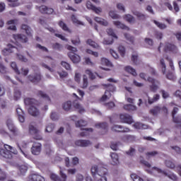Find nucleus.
I'll return each instance as SVG.
<instances>
[{
  "label": "nucleus",
  "mask_w": 181,
  "mask_h": 181,
  "mask_svg": "<svg viewBox=\"0 0 181 181\" xmlns=\"http://www.w3.org/2000/svg\"><path fill=\"white\" fill-rule=\"evenodd\" d=\"M118 51L119 54L122 56V57H124L125 56V47L122 45H120L118 47Z\"/></svg>",
  "instance_id": "nucleus-50"
},
{
  "label": "nucleus",
  "mask_w": 181,
  "mask_h": 181,
  "mask_svg": "<svg viewBox=\"0 0 181 181\" xmlns=\"http://www.w3.org/2000/svg\"><path fill=\"white\" fill-rule=\"evenodd\" d=\"M135 154V148L131 147L129 151H126V155L129 156H134Z\"/></svg>",
  "instance_id": "nucleus-59"
},
{
  "label": "nucleus",
  "mask_w": 181,
  "mask_h": 181,
  "mask_svg": "<svg viewBox=\"0 0 181 181\" xmlns=\"http://www.w3.org/2000/svg\"><path fill=\"white\" fill-rule=\"evenodd\" d=\"M21 93L19 90H14V100L18 101L21 98Z\"/></svg>",
  "instance_id": "nucleus-58"
},
{
  "label": "nucleus",
  "mask_w": 181,
  "mask_h": 181,
  "mask_svg": "<svg viewBox=\"0 0 181 181\" xmlns=\"http://www.w3.org/2000/svg\"><path fill=\"white\" fill-rule=\"evenodd\" d=\"M166 78L168 80H175V78H176V77L175 76V74H173V73H172V72H168L166 74Z\"/></svg>",
  "instance_id": "nucleus-64"
},
{
  "label": "nucleus",
  "mask_w": 181,
  "mask_h": 181,
  "mask_svg": "<svg viewBox=\"0 0 181 181\" xmlns=\"http://www.w3.org/2000/svg\"><path fill=\"white\" fill-rule=\"evenodd\" d=\"M120 122L123 124H128L131 125V124H134V119H132V116L125 113L119 115Z\"/></svg>",
  "instance_id": "nucleus-8"
},
{
  "label": "nucleus",
  "mask_w": 181,
  "mask_h": 181,
  "mask_svg": "<svg viewBox=\"0 0 181 181\" xmlns=\"http://www.w3.org/2000/svg\"><path fill=\"white\" fill-rule=\"evenodd\" d=\"M107 33L109 36H112V37H115V39H118V37H117V35H115V33H114V30L112 28L107 29Z\"/></svg>",
  "instance_id": "nucleus-48"
},
{
  "label": "nucleus",
  "mask_w": 181,
  "mask_h": 181,
  "mask_svg": "<svg viewBox=\"0 0 181 181\" xmlns=\"http://www.w3.org/2000/svg\"><path fill=\"white\" fill-rule=\"evenodd\" d=\"M4 148H0V156L5 158L6 159H12V153L18 155V150L13 148V147L4 144Z\"/></svg>",
  "instance_id": "nucleus-2"
},
{
  "label": "nucleus",
  "mask_w": 181,
  "mask_h": 181,
  "mask_svg": "<svg viewBox=\"0 0 181 181\" xmlns=\"http://www.w3.org/2000/svg\"><path fill=\"white\" fill-rule=\"evenodd\" d=\"M86 74H87L89 77V78H90V80H94L95 78V75H94V74L92 73V71L89 69L86 70L85 71Z\"/></svg>",
  "instance_id": "nucleus-51"
},
{
  "label": "nucleus",
  "mask_w": 181,
  "mask_h": 181,
  "mask_svg": "<svg viewBox=\"0 0 181 181\" xmlns=\"http://www.w3.org/2000/svg\"><path fill=\"white\" fill-rule=\"evenodd\" d=\"M86 44L89 46H91V47H93V49H98V47H100V45H98L97 42L91 39L87 40Z\"/></svg>",
  "instance_id": "nucleus-26"
},
{
  "label": "nucleus",
  "mask_w": 181,
  "mask_h": 181,
  "mask_svg": "<svg viewBox=\"0 0 181 181\" xmlns=\"http://www.w3.org/2000/svg\"><path fill=\"white\" fill-rule=\"evenodd\" d=\"M165 166H167V168H170V169H175V163L170 160L165 161Z\"/></svg>",
  "instance_id": "nucleus-53"
},
{
  "label": "nucleus",
  "mask_w": 181,
  "mask_h": 181,
  "mask_svg": "<svg viewBox=\"0 0 181 181\" xmlns=\"http://www.w3.org/2000/svg\"><path fill=\"white\" fill-rule=\"evenodd\" d=\"M124 37L127 39V40H128L129 42H130V43H134V40H135V38L131 35H129V34L128 33H125L124 34Z\"/></svg>",
  "instance_id": "nucleus-54"
},
{
  "label": "nucleus",
  "mask_w": 181,
  "mask_h": 181,
  "mask_svg": "<svg viewBox=\"0 0 181 181\" xmlns=\"http://www.w3.org/2000/svg\"><path fill=\"white\" fill-rule=\"evenodd\" d=\"M124 110H125L126 111H136V106L131 105V104H128V105H124Z\"/></svg>",
  "instance_id": "nucleus-33"
},
{
  "label": "nucleus",
  "mask_w": 181,
  "mask_h": 181,
  "mask_svg": "<svg viewBox=\"0 0 181 181\" xmlns=\"http://www.w3.org/2000/svg\"><path fill=\"white\" fill-rule=\"evenodd\" d=\"M124 70L125 71H127V73H129L132 76H136L137 74L135 69L132 68L131 66H125Z\"/></svg>",
  "instance_id": "nucleus-29"
},
{
  "label": "nucleus",
  "mask_w": 181,
  "mask_h": 181,
  "mask_svg": "<svg viewBox=\"0 0 181 181\" xmlns=\"http://www.w3.org/2000/svg\"><path fill=\"white\" fill-rule=\"evenodd\" d=\"M110 156L112 160V165H118V154H117L116 153H111Z\"/></svg>",
  "instance_id": "nucleus-27"
},
{
  "label": "nucleus",
  "mask_w": 181,
  "mask_h": 181,
  "mask_svg": "<svg viewBox=\"0 0 181 181\" xmlns=\"http://www.w3.org/2000/svg\"><path fill=\"white\" fill-rule=\"evenodd\" d=\"M36 9L40 12V13L47 14V15H52L54 10L52 8H48L47 6L42 5L41 6H36Z\"/></svg>",
  "instance_id": "nucleus-12"
},
{
  "label": "nucleus",
  "mask_w": 181,
  "mask_h": 181,
  "mask_svg": "<svg viewBox=\"0 0 181 181\" xmlns=\"http://www.w3.org/2000/svg\"><path fill=\"white\" fill-rule=\"evenodd\" d=\"M109 16L111 17L112 19H119L121 18L119 15L117 14L115 11H110L109 12Z\"/></svg>",
  "instance_id": "nucleus-44"
},
{
  "label": "nucleus",
  "mask_w": 181,
  "mask_h": 181,
  "mask_svg": "<svg viewBox=\"0 0 181 181\" xmlns=\"http://www.w3.org/2000/svg\"><path fill=\"white\" fill-rule=\"evenodd\" d=\"M86 126H87V122L86 120L81 119L76 122V127L77 128H81V127Z\"/></svg>",
  "instance_id": "nucleus-37"
},
{
  "label": "nucleus",
  "mask_w": 181,
  "mask_h": 181,
  "mask_svg": "<svg viewBox=\"0 0 181 181\" xmlns=\"http://www.w3.org/2000/svg\"><path fill=\"white\" fill-rule=\"evenodd\" d=\"M101 64H104L105 66H107L108 67H112V64L111 62L106 58L101 59Z\"/></svg>",
  "instance_id": "nucleus-41"
},
{
  "label": "nucleus",
  "mask_w": 181,
  "mask_h": 181,
  "mask_svg": "<svg viewBox=\"0 0 181 181\" xmlns=\"http://www.w3.org/2000/svg\"><path fill=\"white\" fill-rule=\"evenodd\" d=\"M53 129H54V124H49L46 127V132H52Z\"/></svg>",
  "instance_id": "nucleus-55"
},
{
  "label": "nucleus",
  "mask_w": 181,
  "mask_h": 181,
  "mask_svg": "<svg viewBox=\"0 0 181 181\" xmlns=\"http://www.w3.org/2000/svg\"><path fill=\"white\" fill-rule=\"evenodd\" d=\"M153 23H155L156 26L158 28V29H160V30H163L168 28V25L163 23H160L159 21H156V20L153 21Z\"/></svg>",
  "instance_id": "nucleus-25"
},
{
  "label": "nucleus",
  "mask_w": 181,
  "mask_h": 181,
  "mask_svg": "<svg viewBox=\"0 0 181 181\" xmlns=\"http://www.w3.org/2000/svg\"><path fill=\"white\" fill-rule=\"evenodd\" d=\"M72 107L71 101H66L62 105V108L64 111H71Z\"/></svg>",
  "instance_id": "nucleus-24"
},
{
  "label": "nucleus",
  "mask_w": 181,
  "mask_h": 181,
  "mask_svg": "<svg viewBox=\"0 0 181 181\" xmlns=\"http://www.w3.org/2000/svg\"><path fill=\"white\" fill-rule=\"evenodd\" d=\"M95 177V181H107V175H93Z\"/></svg>",
  "instance_id": "nucleus-42"
},
{
  "label": "nucleus",
  "mask_w": 181,
  "mask_h": 181,
  "mask_svg": "<svg viewBox=\"0 0 181 181\" xmlns=\"http://www.w3.org/2000/svg\"><path fill=\"white\" fill-rule=\"evenodd\" d=\"M29 181H45V177L39 174H32L28 177Z\"/></svg>",
  "instance_id": "nucleus-18"
},
{
  "label": "nucleus",
  "mask_w": 181,
  "mask_h": 181,
  "mask_svg": "<svg viewBox=\"0 0 181 181\" xmlns=\"http://www.w3.org/2000/svg\"><path fill=\"white\" fill-rule=\"evenodd\" d=\"M21 29L23 30H25L26 35H28L30 37H32V29L30 28V27H29V25L26 24H23L21 25Z\"/></svg>",
  "instance_id": "nucleus-23"
},
{
  "label": "nucleus",
  "mask_w": 181,
  "mask_h": 181,
  "mask_svg": "<svg viewBox=\"0 0 181 181\" xmlns=\"http://www.w3.org/2000/svg\"><path fill=\"white\" fill-rule=\"evenodd\" d=\"M18 170L20 171V175H25L28 172V166L22 165L18 166Z\"/></svg>",
  "instance_id": "nucleus-40"
},
{
  "label": "nucleus",
  "mask_w": 181,
  "mask_h": 181,
  "mask_svg": "<svg viewBox=\"0 0 181 181\" xmlns=\"http://www.w3.org/2000/svg\"><path fill=\"white\" fill-rule=\"evenodd\" d=\"M62 67H64V69H66V70H71V68L70 66V64L66 62H62L61 63Z\"/></svg>",
  "instance_id": "nucleus-63"
},
{
  "label": "nucleus",
  "mask_w": 181,
  "mask_h": 181,
  "mask_svg": "<svg viewBox=\"0 0 181 181\" xmlns=\"http://www.w3.org/2000/svg\"><path fill=\"white\" fill-rule=\"evenodd\" d=\"M86 8L88 9H90L91 11H93L95 13H101L103 12V9L101 7H96L95 6L93 5L91 1H88L86 2Z\"/></svg>",
  "instance_id": "nucleus-14"
},
{
  "label": "nucleus",
  "mask_w": 181,
  "mask_h": 181,
  "mask_svg": "<svg viewBox=\"0 0 181 181\" xmlns=\"http://www.w3.org/2000/svg\"><path fill=\"white\" fill-rule=\"evenodd\" d=\"M71 43H73L75 46L80 45V37H78V36H76L75 38L71 40Z\"/></svg>",
  "instance_id": "nucleus-61"
},
{
  "label": "nucleus",
  "mask_w": 181,
  "mask_h": 181,
  "mask_svg": "<svg viewBox=\"0 0 181 181\" xmlns=\"http://www.w3.org/2000/svg\"><path fill=\"white\" fill-rule=\"evenodd\" d=\"M160 98V95L159 94H156L153 95V98H148V104H153V103H156V101L159 100Z\"/></svg>",
  "instance_id": "nucleus-30"
},
{
  "label": "nucleus",
  "mask_w": 181,
  "mask_h": 181,
  "mask_svg": "<svg viewBox=\"0 0 181 181\" xmlns=\"http://www.w3.org/2000/svg\"><path fill=\"white\" fill-rule=\"evenodd\" d=\"M75 145L76 146H81V148H87V146L91 145V141L89 140L79 139L75 141Z\"/></svg>",
  "instance_id": "nucleus-16"
},
{
  "label": "nucleus",
  "mask_w": 181,
  "mask_h": 181,
  "mask_svg": "<svg viewBox=\"0 0 181 181\" xmlns=\"http://www.w3.org/2000/svg\"><path fill=\"white\" fill-rule=\"evenodd\" d=\"M6 125L10 132H11L14 136H18V135H19V129H18V128L15 127V125L13 124V122H12V120L11 119L7 120Z\"/></svg>",
  "instance_id": "nucleus-10"
},
{
  "label": "nucleus",
  "mask_w": 181,
  "mask_h": 181,
  "mask_svg": "<svg viewBox=\"0 0 181 181\" xmlns=\"http://www.w3.org/2000/svg\"><path fill=\"white\" fill-rule=\"evenodd\" d=\"M86 53H88V54H91L92 56H94V57H98V52H94L90 49H86Z\"/></svg>",
  "instance_id": "nucleus-56"
},
{
  "label": "nucleus",
  "mask_w": 181,
  "mask_h": 181,
  "mask_svg": "<svg viewBox=\"0 0 181 181\" xmlns=\"http://www.w3.org/2000/svg\"><path fill=\"white\" fill-rule=\"evenodd\" d=\"M33 155H40L42 152V144L40 143H34L31 148Z\"/></svg>",
  "instance_id": "nucleus-13"
},
{
  "label": "nucleus",
  "mask_w": 181,
  "mask_h": 181,
  "mask_svg": "<svg viewBox=\"0 0 181 181\" xmlns=\"http://www.w3.org/2000/svg\"><path fill=\"white\" fill-rule=\"evenodd\" d=\"M133 127L136 128V129H144V124L141 122H136L134 124Z\"/></svg>",
  "instance_id": "nucleus-57"
},
{
  "label": "nucleus",
  "mask_w": 181,
  "mask_h": 181,
  "mask_svg": "<svg viewBox=\"0 0 181 181\" xmlns=\"http://www.w3.org/2000/svg\"><path fill=\"white\" fill-rule=\"evenodd\" d=\"M11 67L13 69V70L16 73V74H21V72L19 71V69H18V65L16 64V62H11Z\"/></svg>",
  "instance_id": "nucleus-43"
},
{
  "label": "nucleus",
  "mask_w": 181,
  "mask_h": 181,
  "mask_svg": "<svg viewBox=\"0 0 181 181\" xmlns=\"http://www.w3.org/2000/svg\"><path fill=\"white\" fill-rule=\"evenodd\" d=\"M147 81L151 83V85H150L149 86L150 91H151V93H156V91L159 90V86L160 84V82H159V81H156L155 78L149 76L147 78Z\"/></svg>",
  "instance_id": "nucleus-5"
},
{
  "label": "nucleus",
  "mask_w": 181,
  "mask_h": 181,
  "mask_svg": "<svg viewBox=\"0 0 181 181\" xmlns=\"http://www.w3.org/2000/svg\"><path fill=\"white\" fill-rule=\"evenodd\" d=\"M24 103L25 105L30 106L28 109V112L30 115H32L33 117H37V115L40 114L39 110H37V107H36L40 104L39 101L36 100L34 98H25L24 99Z\"/></svg>",
  "instance_id": "nucleus-1"
},
{
  "label": "nucleus",
  "mask_w": 181,
  "mask_h": 181,
  "mask_svg": "<svg viewBox=\"0 0 181 181\" xmlns=\"http://www.w3.org/2000/svg\"><path fill=\"white\" fill-rule=\"evenodd\" d=\"M57 74H59L60 78H65V77H67L69 76V74L64 71H58Z\"/></svg>",
  "instance_id": "nucleus-60"
},
{
  "label": "nucleus",
  "mask_w": 181,
  "mask_h": 181,
  "mask_svg": "<svg viewBox=\"0 0 181 181\" xmlns=\"http://www.w3.org/2000/svg\"><path fill=\"white\" fill-rule=\"evenodd\" d=\"M115 90H116L115 86L112 85H108L107 89L105 92V95L101 98V101H105V100H107V98H110V97H111V93H114Z\"/></svg>",
  "instance_id": "nucleus-11"
},
{
  "label": "nucleus",
  "mask_w": 181,
  "mask_h": 181,
  "mask_svg": "<svg viewBox=\"0 0 181 181\" xmlns=\"http://www.w3.org/2000/svg\"><path fill=\"white\" fill-rule=\"evenodd\" d=\"M96 128H102L105 131L108 129V124L107 122L98 123L95 124Z\"/></svg>",
  "instance_id": "nucleus-36"
},
{
  "label": "nucleus",
  "mask_w": 181,
  "mask_h": 181,
  "mask_svg": "<svg viewBox=\"0 0 181 181\" xmlns=\"http://www.w3.org/2000/svg\"><path fill=\"white\" fill-rule=\"evenodd\" d=\"M165 175L168 176L169 179H171V180H173V181H177L179 180V178L177 177V175H176L174 173L165 174Z\"/></svg>",
  "instance_id": "nucleus-47"
},
{
  "label": "nucleus",
  "mask_w": 181,
  "mask_h": 181,
  "mask_svg": "<svg viewBox=\"0 0 181 181\" xmlns=\"http://www.w3.org/2000/svg\"><path fill=\"white\" fill-rule=\"evenodd\" d=\"M160 112V107L159 106H155L153 109L150 110V113L152 114V115H156Z\"/></svg>",
  "instance_id": "nucleus-39"
},
{
  "label": "nucleus",
  "mask_w": 181,
  "mask_h": 181,
  "mask_svg": "<svg viewBox=\"0 0 181 181\" xmlns=\"http://www.w3.org/2000/svg\"><path fill=\"white\" fill-rule=\"evenodd\" d=\"M73 106H74V108H75V110H78V113L79 114H83V112H86V110L84 109V107H83L81 106V105H80V103H76L75 101L73 103Z\"/></svg>",
  "instance_id": "nucleus-22"
},
{
  "label": "nucleus",
  "mask_w": 181,
  "mask_h": 181,
  "mask_svg": "<svg viewBox=\"0 0 181 181\" xmlns=\"http://www.w3.org/2000/svg\"><path fill=\"white\" fill-rule=\"evenodd\" d=\"M67 50H69L70 52L68 53V57L71 59L73 63H78L80 62V56L76 53L77 48L71 46V45H66Z\"/></svg>",
  "instance_id": "nucleus-4"
},
{
  "label": "nucleus",
  "mask_w": 181,
  "mask_h": 181,
  "mask_svg": "<svg viewBox=\"0 0 181 181\" xmlns=\"http://www.w3.org/2000/svg\"><path fill=\"white\" fill-rule=\"evenodd\" d=\"M95 21L98 23H100V25H103V26H108V21H107L105 19H103L100 17H95Z\"/></svg>",
  "instance_id": "nucleus-28"
},
{
  "label": "nucleus",
  "mask_w": 181,
  "mask_h": 181,
  "mask_svg": "<svg viewBox=\"0 0 181 181\" xmlns=\"http://www.w3.org/2000/svg\"><path fill=\"white\" fill-rule=\"evenodd\" d=\"M160 93L162 95V97L164 100H166V98H169L170 97L169 92L163 89L160 90Z\"/></svg>",
  "instance_id": "nucleus-45"
},
{
  "label": "nucleus",
  "mask_w": 181,
  "mask_h": 181,
  "mask_svg": "<svg viewBox=\"0 0 181 181\" xmlns=\"http://www.w3.org/2000/svg\"><path fill=\"white\" fill-rule=\"evenodd\" d=\"M164 50L167 53H173V54L179 53V49L177 47L175 44L169 42L165 44Z\"/></svg>",
  "instance_id": "nucleus-7"
},
{
  "label": "nucleus",
  "mask_w": 181,
  "mask_h": 181,
  "mask_svg": "<svg viewBox=\"0 0 181 181\" xmlns=\"http://www.w3.org/2000/svg\"><path fill=\"white\" fill-rule=\"evenodd\" d=\"M160 63L162 67L163 74H165V73H166V64H165V59H161L160 60Z\"/></svg>",
  "instance_id": "nucleus-52"
},
{
  "label": "nucleus",
  "mask_w": 181,
  "mask_h": 181,
  "mask_svg": "<svg viewBox=\"0 0 181 181\" xmlns=\"http://www.w3.org/2000/svg\"><path fill=\"white\" fill-rule=\"evenodd\" d=\"M133 14L136 16L137 19L139 21H145V19H146V17L145 16V15L142 14L141 13H139L138 11H135L133 13Z\"/></svg>",
  "instance_id": "nucleus-35"
},
{
  "label": "nucleus",
  "mask_w": 181,
  "mask_h": 181,
  "mask_svg": "<svg viewBox=\"0 0 181 181\" xmlns=\"http://www.w3.org/2000/svg\"><path fill=\"white\" fill-rule=\"evenodd\" d=\"M13 38L16 40H18V42H21V43H26L28 42V37L25 35L17 34L13 35Z\"/></svg>",
  "instance_id": "nucleus-19"
},
{
  "label": "nucleus",
  "mask_w": 181,
  "mask_h": 181,
  "mask_svg": "<svg viewBox=\"0 0 181 181\" xmlns=\"http://www.w3.org/2000/svg\"><path fill=\"white\" fill-rule=\"evenodd\" d=\"M112 131L115 132H131V129L128 127H123L121 125H114L112 127Z\"/></svg>",
  "instance_id": "nucleus-17"
},
{
  "label": "nucleus",
  "mask_w": 181,
  "mask_h": 181,
  "mask_svg": "<svg viewBox=\"0 0 181 181\" xmlns=\"http://www.w3.org/2000/svg\"><path fill=\"white\" fill-rule=\"evenodd\" d=\"M58 25L60 28H62V30H64L65 32H69V27H67V25L65 24V23L63 22V21H59Z\"/></svg>",
  "instance_id": "nucleus-38"
},
{
  "label": "nucleus",
  "mask_w": 181,
  "mask_h": 181,
  "mask_svg": "<svg viewBox=\"0 0 181 181\" xmlns=\"http://www.w3.org/2000/svg\"><path fill=\"white\" fill-rule=\"evenodd\" d=\"M8 2H9L10 6H12L14 8L15 6H19V2H18V0H7Z\"/></svg>",
  "instance_id": "nucleus-49"
},
{
  "label": "nucleus",
  "mask_w": 181,
  "mask_h": 181,
  "mask_svg": "<svg viewBox=\"0 0 181 181\" xmlns=\"http://www.w3.org/2000/svg\"><path fill=\"white\" fill-rule=\"evenodd\" d=\"M62 47H63V46H62V45H60L58 42H56L52 45V49H54V50H60Z\"/></svg>",
  "instance_id": "nucleus-62"
},
{
  "label": "nucleus",
  "mask_w": 181,
  "mask_h": 181,
  "mask_svg": "<svg viewBox=\"0 0 181 181\" xmlns=\"http://www.w3.org/2000/svg\"><path fill=\"white\" fill-rule=\"evenodd\" d=\"M13 49H15V47H13L11 44H8V48H4L1 51V54H3V56H8V54H11V53H12L13 52Z\"/></svg>",
  "instance_id": "nucleus-20"
},
{
  "label": "nucleus",
  "mask_w": 181,
  "mask_h": 181,
  "mask_svg": "<svg viewBox=\"0 0 181 181\" xmlns=\"http://www.w3.org/2000/svg\"><path fill=\"white\" fill-rule=\"evenodd\" d=\"M124 19L126 20L129 23H134L135 22V18L131 14H126L124 16Z\"/></svg>",
  "instance_id": "nucleus-34"
},
{
  "label": "nucleus",
  "mask_w": 181,
  "mask_h": 181,
  "mask_svg": "<svg viewBox=\"0 0 181 181\" xmlns=\"http://www.w3.org/2000/svg\"><path fill=\"white\" fill-rule=\"evenodd\" d=\"M90 171L92 176H108V170L104 167L93 165L92 166Z\"/></svg>",
  "instance_id": "nucleus-3"
},
{
  "label": "nucleus",
  "mask_w": 181,
  "mask_h": 181,
  "mask_svg": "<svg viewBox=\"0 0 181 181\" xmlns=\"http://www.w3.org/2000/svg\"><path fill=\"white\" fill-rule=\"evenodd\" d=\"M113 24L118 29H122L123 30H129V28L125 24L121 23L120 21H113Z\"/></svg>",
  "instance_id": "nucleus-21"
},
{
  "label": "nucleus",
  "mask_w": 181,
  "mask_h": 181,
  "mask_svg": "<svg viewBox=\"0 0 181 181\" xmlns=\"http://www.w3.org/2000/svg\"><path fill=\"white\" fill-rule=\"evenodd\" d=\"M71 21H72L73 23H74V24H76V25H84V24L83 23V22L78 21V20L77 19V18L76 17V16H74V15H72V16H71Z\"/></svg>",
  "instance_id": "nucleus-46"
},
{
  "label": "nucleus",
  "mask_w": 181,
  "mask_h": 181,
  "mask_svg": "<svg viewBox=\"0 0 181 181\" xmlns=\"http://www.w3.org/2000/svg\"><path fill=\"white\" fill-rule=\"evenodd\" d=\"M29 134L34 135V139H37L38 141L42 140V135H40V132L33 125L29 126Z\"/></svg>",
  "instance_id": "nucleus-9"
},
{
  "label": "nucleus",
  "mask_w": 181,
  "mask_h": 181,
  "mask_svg": "<svg viewBox=\"0 0 181 181\" xmlns=\"http://www.w3.org/2000/svg\"><path fill=\"white\" fill-rule=\"evenodd\" d=\"M130 176L133 181H144V179L141 178V177L136 174H132ZM146 181H153V180L148 178Z\"/></svg>",
  "instance_id": "nucleus-31"
},
{
  "label": "nucleus",
  "mask_w": 181,
  "mask_h": 181,
  "mask_svg": "<svg viewBox=\"0 0 181 181\" xmlns=\"http://www.w3.org/2000/svg\"><path fill=\"white\" fill-rule=\"evenodd\" d=\"M28 80L31 81V83H39L40 80H42V75L40 73L34 74V75H29L28 76Z\"/></svg>",
  "instance_id": "nucleus-15"
},
{
  "label": "nucleus",
  "mask_w": 181,
  "mask_h": 181,
  "mask_svg": "<svg viewBox=\"0 0 181 181\" xmlns=\"http://www.w3.org/2000/svg\"><path fill=\"white\" fill-rule=\"evenodd\" d=\"M38 97H41V98H44V100H47V101H49L50 103V98L47 94L44 93L43 91L39 90L37 95Z\"/></svg>",
  "instance_id": "nucleus-32"
},
{
  "label": "nucleus",
  "mask_w": 181,
  "mask_h": 181,
  "mask_svg": "<svg viewBox=\"0 0 181 181\" xmlns=\"http://www.w3.org/2000/svg\"><path fill=\"white\" fill-rule=\"evenodd\" d=\"M59 176L60 177H59V175L54 173H52L50 174L49 177L51 180H53V181H67V175L63 173V170L62 169V168H60Z\"/></svg>",
  "instance_id": "nucleus-6"
}]
</instances>
